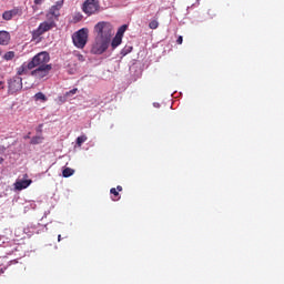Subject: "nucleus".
I'll return each instance as SVG.
<instances>
[{"label": "nucleus", "instance_id": "4468645a", "mask_svg": "<svg viewBox=\"0 0 284 284\" xmlns=\"http://www.w3.org/2000/svg\"><path fill=\"white\" fill-rule=\"evenodd\" d=\"M34 99H36V101H42L43 103H45V101H48V98L45 97V94H43V92L36 93Z\"/></svg>", "mask_w": 284, "mask_h": 284}, {"label": "nucleus", "instance_id": "0eeeda50", "mask_svg": "<svg viewBox=\"0 0 284 284\" xmlns=\"http://www.w3.org/2000/svg\"><path fill=\"white\" fill-rule=\"evenodd\" d=\"M63 8V0H59L53 4L49 12L47 13V19H52L53 21H59V17H61V12H59Z\"/></svg>", "mask_w": 284, "mask_h": 284}, {"label": "nucleus", "instance_id": "ddd939ff", "mask_svg": "<svg viewBox=\"0 0 284 284\" xmlns=\"http://www.w3.org/2000/svg\"><path fill=\"white\" fill-rule=\"evenodd\" d=\"M123 38H120V36H115L111 42L112 48H119V44L122 43Z\"/></svg>", "mask_w": 284, "mask_h": 284}, {"label": "nucleus", "instance_id": "6ab92c4d", "mask_svg": "<svg viewBox=\"0 0 284 284\" xmlns=\"http://www.w3.org/2000/svg\"><path fill=\"white\" fill-rule=\"evenodd\" d=\"M14 51H8L7 53H4L3 59L4 61H12V59H14Z\"/></svg>", "mask_w": 284, "mask_h": 284}, {"label": "nucleus", "instance_id": "393cba45", "mask_svg": "<svg viewBox=\"0 0 284 284\" xmlns=\"http://www.w3.org/2000/svg\"><path fill=\"white\" fill-rule=\"evenodd\" d=\"M115 190H116L118 192H123V186L118 185Z\"/></svg>", "mask_w": 284, "mask_h": 284}, {"label": "nucleus", "instance_id": "20e7f679", "mask_svg": "<svg viewBox=\"0 0 284 284\" xmlns=\"http://www.w3.org/2000/svg\"><path fill=\"white\" fill-rule=\"evenodd\" d=\"M88 28H82L78 30L75 33H73L72 41L75 48H79L80 50H83L85 48L88 43Z\"/></svg>", "mask_w": 284, "mask_h": 284}, {"label": "nucleus", "instance_id": "4be33fe9", "mask_svg": "<svg viewBox=\"0 0 284 284\" xmlns=\"http://www.w3.org/2000/svg\"><path fill=\"white\" fill-rule=\"evenodd\" d=\"M77 92H79V89L74 88V89L68 91V92L64 94V97H65V99H68L69 97H73V94H77Z\"/></svg>", "mask_w": 284, "mask_h": 284}, {"label": "nucleus", "instance_id": "1a4fd4ad", "mask_svg": "<svg viewBox=\"0 0 284 284\" xmlns=\"http://www.w3.org/2000/svg\"><path fill=\"white\" fill-rule=\"evenodd\" d=\"M10 43V32L0 31V45H8Z\"/></svg>", "mask_w": 284, "mask_h": 284}, {"label": "nucleus", "instance_id": "cd10ccee", "mask_svg": "<svg viewBox=\"0 0 284 284\" xmlns=\"http://www.w3.org/2000/svg\"><path fill=\"white\" fill-rule=\"evenodd\" d=\"M0 90H3V82H0Z\"/></svg>", "mask_w": 284, "mask_h": 284}, {"label": "nucleus", "instance_id": "f03ea898", "mask_svg": "<svg viewBox=\"0 0 284 284\" xmlns=\"http://www.w3.org/2000/svg\"><path fill=\"white\" fill-rule=\"evenodd\" d=\"M95 39H104L106 41L112 40L114 34V28L110 22L101 21L94 26Z\"/></svg>", "mask_w": 284, "mask_h": 284}, {"label": "nucleus", "instance_id": "a878e982", "mask_svg": "<svg viewBox=\"0 0 284 284\" xmlns=\"http://www.w3.org/2000/svg\"><path fill=\"white\" fill-rule=\"evenodd\" d=\"M41 1L43 0H34L36 6H41Z\"/></svg>", "mask_w": 284, "mask_h": 284}, {"label": "nucleus", "instance_id": "9d476101", "mask_svg": "<svg viewBox=\"0 0 284 284\" xmlns=\"http://www.w3.org/2000/svg\"><path fill=\"white\" fill-rule=\"evenodd\" d=\"M32 184V180H22V181H18L16 182V190H26V187H30V185Z\"/></svg>", "mask_w": 284, "mask_h": 284}, {"label": "nucleus", "instance_id": "39448f33", "mask_svg": "<svg viewBox=\"0 0 284 284\" xmlns=\"http://www.w3.org/2000/svg\"><path fill=\"white\" fill-rule=\"evenodd\" d=\"M101 10V4L99 0H85L82 6V12L88 14V17H92V14H97Z\"/></svg>", "mask_w": 284, "mask_h": 284}, {"label": "nucleus", "instance_id": "7ed1b4c3", "mask_svg": "<svg viewBox=\"0 0 284 284\" xmlns=\"http://www.w3.org/2000/svg\"><path fill=\"white\" fill-rule=\"evenodd\" d=\"M48 20L41 22L39 27L31 32L32 41H37L45 34V32H50L53 28H57V22L52 18H47Z\"/></svg>", "mask_w": 284, "mask_h": 284}, {"label": "nucleus", "instance_id": "dca6fc26", "mask_svg": "<svg viewBox=\"0 0 284 284\" xmlns=\"http://www.w3.org/2000/svg\"><path fill=\"white\" fill-rule=\"evenodd\" d=\"M85 141H88V135H80L77 138V145L78 148H81V145H83V143H85Z\"/></svg>", "mask_w": 284, "mask_h": 284}, {"label": "nucleus", "instance_id": "412c9836", "mask_svg": "<svg viewBox=\"0 0 284 284\" xmlns=\"http://www.w3.org/2000/svg\"><path fill=\"white\" fill-rule=\"evenodd\" d=\"M133 48L132 47H124L121 51V54H123V57H125L126 54H130V52H132Z\"/></svg>", "mask_w": 284, "mask_h": 284}, {"label": "nucleus", "instance_id": "2eb2a0df", "mask_svg": "<svg viewBox=\"0 0 284 284\" xmlns=\"http://www.w3.org/2000/svg\"><path fill=\"white\" fill-rule=\"evenodd\" d=\"M125 30H128V24H123L119 28L118 32H116V37H120L123 39V34H125Z\"/></svg>", "mask_w": 284, "mask_h": 284}, {"label": "nucleus", "instance_id": "c85d7f7f", "mask_svg": "<svg viewBox=\"0 0 284 284\" xmlns=\"http://www.w3.org/2000/svg\"><path fill=\"white\" fill-rule=\"evenodd\" d=\"M58 241L61 242V235H58Z\"/></svg>", "mask_w": 284, "mask_h": 284}, {"label": "nucleus", "instance_id": "f257e3e1", "mask_svg": "<svg viewBox=\"0 0 284 284\" xmlns=\"http://www.w3.org/2000/svg\"><path fill=\"white\" fill-rule=\"evenodd\" d=\"M48 63H50V53L47 51L39 52L29 62H23L18 67L17 74L23 77V74H28L31 71V77L44 79L52 70V64Z\"/></svg>", "mask_w": 284, "mask_h": 284}, {"label": "nucleus", "instance_id": "f8f14e48", "mask_svg": "<svg viewBox=\"0 0 284 284\" xmlns=\"http://www.w3.org/2000/svg\"><path fill=\"white\" fill-rule=\"evenodd\" d=\"M43 139L44 138L42 135H36L31 139L30 144L31 145H39V144L43 143Z\"/></svg>", "mask_w": 284, "mask_h": 284}, {"label": "nucleus", "instance_id": "423d86ee", "mask_svg": "<svg viewBox=\"0 0 284 284\" xmlns=\"http://www.w3.org/2000/svg\"><path fill=\"white\" fill-rule=\"evenodd\" d=\"M109 45H110V40L95 38V42L92 45L91 52L93 54H103V52H105V50H108Z\"/></svg>", "mask_w": 284, "mask_h": 284}, {"label": "nucleus", "instance_id": "c756f323", "mask_svg": "<svg viewBox=\"0 0 284 284\" xmlns=\"http://www.w3.org/2000/svg\"><path fill=\"white\" fill-rule=\"evenodd\" d=\"M119 199H121V196H119L118 199H112L113 201H119Z\"/></svg>", "mask_w": 284, "mask_h": 284}, {"label": "nucleus", "instance_id": "5701e85b", "mask_svg": "<svg viewBox=\"0 0 284 284\" xmlns=\"http://www.w3.org/2000/svg\"><path fill=\"white\" fill-rule=\"evenodd\" d=\"M110 194H113V196H115V199L119 197V191L115 187H112L110 190Z\"/></svg>", "mask_w": 284, "mask_h": 284}, {"label": "nucleus", "instance_id": "bb28decb", "mask_svg": "<svg viewBox=\"0 0 284 284\" xmlns=\"http://www.w3.org/2000/svg\"><path fill=\"white\" fill-rule=\"evenodd\" d=\"M59 101H61L62 103H65V98L60 97V98H59Z\"/></svg>", "mask_w": 284, "mask_h": 284}, {"label": "nucleus", "instance_id": "aec40b11", "mask_svg": "<svg viewBox=\"0 0 284 284\" xmlns=\"http://www.w3.org/2000/svg\"><path fill=\"white\" fill-rule=\"evenodd\" d=\"M149 28H150V30H156V28H159V21L152 20V21L149 23Z\"/></svg>", "mask_w": 284, "mask_h": 284}, {"label": "nucleus", "instance_id": "6e6552de", "mask_svg": "<svg viewBox=\"0 0 284 284\" xmlns=\"http://www.w3.org/2000/svg\"><path fill=\"white\" fill-rule=\"evenodd\" d=\"M23 88V79L21 77L16 75L11 80H9V90L10 92H19Z\"/></svg>", "mask_w": 284, "mask_h": 284}, {"label": "nucleus", "instance_id": "2f4dec72", "mask_svg": "<svg viewBox=\"0 0 284 284\" xmlns=\"http://www.w3.org/2000/svg\"><path fill=\"white\" fill-rule=\"evenodd\" d=\"M0 55H1V50H0Z\"/></svg>", "mask_w": 284, "mask_h": 284}, {"label": "nucleus", "instance_id": "b1692460", "mask_svg": "<svg viewBox=\"0 0 284 284\" xmlns=\"http://www.w3.org/2000/svg\"><path fill=\"white\" fill-rule=\"evenodd\" d=\"M176 43L181 45L183 43V36H179Z\"/></svg>", "mask_w": 284, "mask_h": 284}, {"label": "nucleus", "instance_id": "a211bd4d", "mask_svg": "<svg viewBox=\"0 0 284 284\" xmlns=\"http://www.w3.org/2000/svg\"><path fill=\"white\" fill-rule=\"evenodd\" d=\"M2 19L4 20V21H12V13H11V11L10 10H8V11H4L3 13H2Z\"/></svg>", "mask_w": 284, "mask_h": 284}, {"label": "nucleus", "instance_id": "7c9ffc66", "mask_svg": "<svg viewBox=\"0 0 284 284\" xmlns=\"http://www.w3.org/2000/svg\"><path fill=\"white\" fill-rule=\"evenodd\" d=\"M31 21H37V18H31Z\"/></svg>", "mask_w": 284, "mask_h": 284}, {"label": "nucleus", "instance_id": "9b49d317", "mask_svg": "<svg viewBox=\"0 0 284 284\" xmlns=\"http://www.w3.org/2000/svg\"><path fill=\"white\" fill-rule=\"evenodd\" d=\"M9 11H11V17L13 19H14V17H21L23 14V8H21V7H16Z\"/></svg>", "mask_w": 284, "mask_h": 284}, {"label": "nucleus", "instance_id": "f3484780", "mask_svg": "<svg viewBox=\"0 0 284 284\" xmlns=\"http://www.w3.org/2000/svg\"><path fill=\"white\" fill-rule=\"evenodd\" d=\"M72 174H74V170L70 169V168H65L62 171V175L64 176V179H68V178L72 176Z\"/></svg>", "mask_w": 284, "mask_h": 284}]
</instances>
